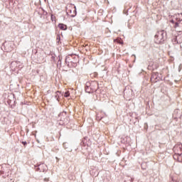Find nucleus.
Masks as SVG:
<instances>
[{"instance_id": "2eb2a0df", "label": "nucleus", "mask_w": 182, "mask_h": 182, "mask_svg": "<svg viewBox=\"0 0 182 182\" xmlns=\"http://www.w3.org/2000/svg\"><path fill=\"white\" fill-rule=\"evenodd\" d=\"M22 144H24V146H25L26 144H27V143H26V141H23Z\"/></svg>"}, {"instance_id": "412c9836", "label": "nucleus", "mask_w": 182, "mask_h": 182, "mask_svg": "<svg viewBox=\"0 0 182 182\" xmlns=\"http://www.w3.org/2000/svg\"><path fill=\"white\" fill-rule=\"evenodd\" d=\"M124 182H127V181H125Z\"/></svg>"}, {"instance_id": "6ab92c4d", "label": "nucleus", "mask_w": 182, "mask_h": 182, "mask_svg": "<svg viewBox=\"0 0 182 182\" xmlns=\"http://www.w3.org/2000/svg\"><path fill=\"white\" fill-rule=\"evenodd\" d=\"M97 118L99 119V116H97Z\"/></svg>"}, {"instance_id": "ddd939ff", "label": "nucleus", "mask_w": 182, "mask_h": 182, "mask_svg": "<svg viewBox=\"0 0 182 182\" xmlns=\"http://www.w3.org/2000/svg\"><path fill=\"white\" fill-rule=\"evenodd\" d=\"M175 28H178V23L176 22V23H175Z\"/></svg>"}, {"instance_id": "9d476101", "label": "nucleus", "mask_w": 182, "mask_h": 182, "mask_svg": "<svg viewBox=\"0 0 182 182\" xmlns=\"http://www.w3.org/2000/svg\"><path fill=\"white\" fill-rule=\"evenodd\" d=\"M70 95V93H69V91H67V92H65L64 97H69Z\"/></svg>"}, {"instance_id": "7ed1b4c3", "label": "nucleus", "mask_w": 182, "mask_h": 182, "mask_svg": "<svg viewBox=\"0 0 182 182\" xmlns=\"http://www.w3.org/2000/svg\"><path fill=\"white\" fill-rule=\"evenodd\" d=\"M90 89L93 92H96L99 89V83L97 81H92L90 83Z\"/></svg>"}, {"instance_id": "f03ea898", "label": "nucleus", "mask_w": 182, "mask_h": 182, "mask_svg": "<svg viewBox=\"0 0 182 182\" xmlns=\"http://www.w3.org/2000/svg\"><path fill=\"white\" fill-rule=\"evenodd\" d=\"M10 68L15 70L16 68L18 69H22V68H23V65H22V63L19 61H13L11 63Z\"/></svg>"}, {"instance_id": "0eeeda50", "label": "nucleus", "mask_w": 182, "mask_h": 182, "mask_svg": "<svg viewBox=\"0 0 182 182\" xmlns=\"http://www.w3.org/2000/svg\"><path fill=\"white\" fill-rule=\"evenodd\" d=\"M58 28H60V29H61V31H66L68 29V26H66V25H65L63 23H60L58 25Z\"/></svg>"}, {"instance_id": "1a4fd4ad", "label": "nucleus", "mask_w": 182, "mask_h": 182, "mask_svg": "<svg viewBox=\"0 0 182 182\" xmlns=\"http://www.w3.org/2000/svg\"><path fill=\"white\" fill-rule=\"evenodd\" d=\"M66 116V112H63L60 113L59 114V117H60V120H62L63 122V120H65V117Z\"/></svg>"}, {"instance_id": "20e7f679", "label": "nucleus", "mask_w": 182, "mask_h": 182, "mask_svg": "<svg viewBox=\"0 0 182 182\" xmlns=\"http://www.w3.org/2000/svg\"><path fill=\"white\" fill-rule=\"evenodd\" d=\"M47 170L48 166L44 164H40L37 167V171H41V173H45V171H46Z\"/></svg>"}, {"instance_id": "4468645a", "label": "nucleus", "mask_w": 182, "mask_h": 182, "mask_svg": "<svg viewBox=\"0 0 182 182\" xmlns=\"http://www.w3.org/2000/svg\"><path fill=\"white\" fill-rule=\"evenodd\" d=\"M69 12H72V10H69V9H67V14H69Z\"/></svg>"}, {"instance_id": "aec40b11", "label": "nucleus", "mask_w": 182, "mask_h": 182, "mask_svg": "<svg viewBox=\"0 0 182 182\" xmlns=\"http://www.w3.org/2000/svg\"><path fill=\"white\" fill-rule=\"evenodd\" d=\"M119 43H123V42H119Z\"/></svg>"}, {"instance_id": "a211bd4d", "label": "nucleus", "mask_w": 182, "mask_h": 182, "mask_svg": "<svg viewBox=\"0 0 182 182\" xmlns=\"http://www.w3.org/2000/svg\"><path fill=\"white\" fill-rule=\"evenodd\" d=\"M171 22H172L173 23H174V21H172Z\"/></svg>"}, {"instance_id": "39448f33", "label": "nucleus", "mask_w": 182, "mask_h": 182, "mask_svg": "<svg viewBox=\"0 0 182 182\" xmlns=\"http://www.w3.org/2000/svg\"><path fill=\"white\" fill-rule=\"evenodd\" d=\"M85 92L86 93H93L92 89L90 88V82H87L85 86Z\"/></svg>"}, {"instance_id": "f257e3e1", "label": "nucleus", "mask_w": 182, "mask_h": 182, "mask_svg": "<svg viewBox=\"0 0 182 182\" xmlns=\"http://www.w3.org/2000/svg\"><path fill=\"white\" fill-rule=\"evenodd\" d=\"M166 35L164 31H158L155 35V42L158 44L163 43L166 39Z\"/></svg>"}, {"instance_id": "9b49d317", "label": "nucleus", "mask_w": 182, "mask_h": 182, "mask_svg": "<svg viewBox=\"0 0 182 182\" xmlns=\"http://www.w3.org/2000/svg\"><path fill=\"white\" fill-rule=\"evenodd\" d=\"M59 93H60V92H55V97L56 98L57 100H59Z\"/></svg>"}, {"instance_id": "f8f14e48", "label": "nucleus", "mask_w": 182, "mask_h": 182, "mask_svg": "<svg viewBox=\"0 0 182 182\" xmlns=\"http://www.w3.org/2000/svg\"><path fill=\"white\" fill-rule=\"evenodd\" d=\"M66 146H68V144H67V143H64V144H63V146H64V148H65V149H68V147H66Z\"/></svg>"}, {"instance_id": "423d86ee", "label": "nucleus", "mask_w": 182, "mask_h": 182, "mask_svg": "<svg viewBox=\"0 0 182 182\" xmlns=\"http://www.w3.org/2000/svg\"><path fill=\"white\" fill-rule=\"evenodd\" d=\"M157 76H159L158 73H154L151 77V82H155L156 79H157Z\"/></svg>"}, {"instance_id": "6e6552de", "label": "nucleus", "mask_w": 182, "mask_h": 182, "mask_svg": "<svg viewBox=\"0 0 182 182\" xmlns=\"http://www.w3.org/2000/svg\"><path fill=\"white\" fill-rule=\"evenodd\" d=\"M173 150H181V154H180V156H181L182 154V144H180L178 145H176L174 148H173Z\"/></svg>"}, {"instance_id": "dca6fc26", "label": "nucleus", "mask_w": 182, "mask_h": 182, "mask_svg": "<svg viewBox=\"0 0 182 182\" xmlns=\"http://www.w3.org/2000/svg\"><path fill=\"white\" fill-rule=\"evenodd\" d=\"M57 39H60V36H58L57 37Z\"/></svg>"}, {"instance_id": "f3484780", "label": "nucleus", "mask_w": 182, "mask_h": 182, "mask_svg": "<svg viewBox=\"0 0 182 182\" xmlns=\"http://www.w3.org/2000/svg\"><path fill=\"white\" fill-rule=\"evenodd\" d=\"M68 151H72V149H68Z\"/></svg>"}]
</instances>
